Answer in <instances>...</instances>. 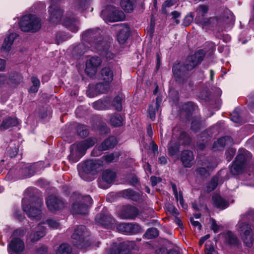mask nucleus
Instances as JSON below:
<instances>
[{"instance_id": "1", "label": "nucleus", "mask_w": 254, "mask_h": 254, "mask_svg": "<svg viewBox=\"0 0 254 254\" xmlns=\"http://www.w3.org/2000/svg\"><path fill=\"white\" fill-rule=\"evenodd\" d=\"M209 10L206 5H200L196 10L195 22L203 29H209L211 27L222 26L234 23L235 17L231 11L227 8L219 11L214 17L205 18Z\"/></svg>"}, {"instance_id": "2", "label": "nucleus", "mask_w": 254, "mask_h": 254, "mask_svg": "<svg viewBox=\"0 0 254 254\" xmlns=\"http://www.w3.org/2000/svg\"><path fill=\"white\" fill-rule=\"evenodd\" d=\"M100 34L99 28L89 29L82 34V40L90 45L92 51L100 52V54L105 57L107 60H110L114 58V55L108 50V45L102 40Z\"/></svg>"}, {"instance_id": "3", "label": "nucleus", "mask_w": 254, "mask_h": 254, "mask_svg": "<svg viewBox=\"0 0 254 254\" xmlns=\"http://www.w3.org/2000/svg\"><path fill=\"white\" fill-rule=\"evenodd\" d=\"M61 0H51V5L48 10L49 16L48 20L52 24L61 23L72 32L78 30V21L74 16H71L69 13L62 19L63 10L56 4Z\"/></svg>"}, {"instance_id": "4", "label": "nucleus", "mask_w": 254, "mask_h": 254, "mask_svg": "<svg viewBox=\"0 0 254 254\" xmlns=\"http://www.w3.org/2000/svg\"><path fill=\"white\" fill-rule=\"evenodd\" d=\"M254 221V210H249L240 216L236 225V229L242 240L247 247L252 246L254 242V233L248 222Z\"/></svg>"}, {"instance_id": "5", "label": "nucleus", "mask_w": 254, "mask_h": 254, "mask_svg": "<svg viewBox=\"0 0 254 254\" xmlns=\"http://www.w3.org/2000/svg\"><path fill=\"white\" fill-rule=\"evenodd\" d=\"M97 142L94 138H89L77 144H72L70 147V153L68 156L69 160L71 163L77 162L84 154L89 148L93 146Z\"/></svg>"}, {"instance_id": "6", "label": "nucleus", "mask_w": 254, "mask_h": 254, "mask_svg": "<svg viewBox=\"0 0 254 254\" xmlns=\"http://www.w3.org/2000/svg\"><path fill=\"white\" fill-rule=\"evenodd\" d=\"M190 142V138L184 131L179 130L178 127L173 129V135L168 146V152L171 156H175L179 152L181 144L186 145Z\"/></svg>"}, {"instance_id": "7", "label": "nucleus", "mask_w": 254, "mask_h": 254, "mask_svg": "<svg viewBox=\"0 0 254 254\" xmlns=\"http://www.w3.org/2000/svg\"><path fill=\"white\" fill-rule=\"evenodd\" d=\"M28 199L25 197L22 200V206L28 216L33 220H39L41 217V207L43 205L42 199L37 198L35 202H31L29 204Z\"/></svg>"}, {"instance_id": "8", "label": "nucleus", "mask_w": 254, "mask_h": 254, "mask_svg": "<svg viewBox=\"0 0 254 254\" xmlns=\"http://www.w3.org/2000/svg\"><path fill=\"white\" fill-rule=\"evenodd\" d=\"M103 165V161L100 160H89L85 161L82 165V172H79L80 178L86 181H90L92 178L87 175H95L101 169Z\"/></svg>"}, {"instance_id": "9", "label": "nucleus", "mask_w": 254, "mask_h": 254, "mask_svg": "<svg viewBox=\"0 0 254 254\" xmlns=\"http://www.w3.org/2000/svg\"><path fill=\"white\" fill-rule=\"evenodd\" d=\"M41 20L34 14L23 16L19 23L20 29L24 32H35L41 28Z\"/></svg>"}, {"instance_id": "10", "label": "nucleus", "mask_w": 254, "mask_h": 254, "mask_svg": "<svg viewBox=\"0 0 254 254\" xmlns=\"http://www.w3.org/2000/svg\"><path fill=\"white\" fill-rule=\"evenodd\" d=\"M252 157L250 152L245 149H240L235 160L230 168L231 174L238 175L242 173L247 161Z\"/></svg>"}, {"instance_id": "11", "label": "nucleus", "mask_w": 254, "mask_h": 254, "mask_svg": "<svg viewBox=\"0 0 254 254\" xmlns=\"http://www.w3.org/2000/svg\"><path fill=\"white\" fill-rule=\"evenodd\" d=\"M101 16L105 21L112 22L123 21L125 19V15L122 10L111 5L102 10Z\"/></svg>"}, {"instance_id": "12", "label": "nucleus", "mask_w": 254, "mask_h": 254, "mask_svg": "<svg viewBox=\"0 0 254 254\" xmlns=\"http://www.w3.org/2000/svg\"><path fill=\"white\" fill-rule=\"evenodd\" d=\"M92 202V198L89 195L79 196L78 201L72 205V212L75 214L85 215L87 214Z\"/></svg>"}, {"instance_id": "13", "label": "nucleus", "mask_w": 254, "mask_h": 254, "mask_svg": "<svg viewBox=\"0 0 254 254\" xmlns=\"http://www.w3.org/2000/svg\"><path fill=\"white\" fill-rule=\"evenodd\" d=\"M19 166L18 173L20 176V178L23 179L33 176L35 173L41 170L43 165L42 162H40L32 164L21 163Z\"/></svg>"}, {"instance_id": "14", "label": "nucleus", "mask_w": 254, "mask_h": 254, "mask_svg": "<svg viewBox=\"0 0 254 254\" xmlns=\"http://www.w3.org/2000/svg\"><path fill=\"white\" fill-rule=\"evenodd\" d=\"M95 220L98 225L105 228H112L114 226L115 221L106 208H104L101 213L96 216Z\"/></svg>"}, {"instance_id": "15", "label": "nucleus", "mask_w": 254, "mask_h": 254, "mask_svg": "<svg viewBox=\"0 0 254 254\" xmlns=\"http://www.w3.org/2000/svg\"><path fill=\"white\" fill-rule=\"evenodd\" d=\"M205 56L203 50H199L193 55L189 56L184 64V67L187 70H191L201 62Z\"/></svg>"}, {"instance_id": "16", "label": "nucleus", "mask_w": 254, "mask_h": 254, "mask_svg": "<svg viewBox=\"0 0 254 254\" xmlns=\"http://www.w3.org/2000/svg\"><path fill=\"white\" fill-rule=\"evenodd\" d=\"M89 235L90 232L84 226H79L75 229L72 235V239L73 240V242L77 246L81 245L85 239Z\"/></svg>"}, {"instance_id": "17", "label": "nucleus", "mask_w": 254, "mask_h": 254, "mask_svg": "<svg viewBox=\"0 0 254 254\" xmlns=\"http://www.w3.org/2000/svg\"><path fill=\"white\" fill-rule=\"evenodd\" d=\"M117 229L119 232L126 235L135 234L142 231L140 226L135 223H120L117 225Z\"/></svg>"}, {"instance_id": "18", "label": "nucleus", "mask_w": 254, "mask_h": 254, "mask_svg": "<svg viewBox=\"0 0 254 254\" xmlns=\"http://www.w3.org/2000/svg\"><path fill=\"white\" fill-rule=\"evenodd\" d=\"M102 63L101 59L98 57H92L86 62L85 72L90 76L95 74L98 68Z\"/></svg>"}, {"instance_id": "19", "label": "nucleus", "mask_w": 254, "mask_h": 254, "mask_svg": "<svg viewBox=\"0 0 254 254\" xmlns=\"http://www.w3.org/2000/svg\"><path fill=\"white\" fill-rule=\"evenodd\" d=\"M48 209L51 212L60 210L64 207L63 200L54 195L49 196L46 200Z\"/></svg>"}, {"instance_id": "20", "label": "nucleus", "mask_w": 254, "mask_h": 254, "mask_svg": "<svg viewBox=\"0 0 254 254\" xmlns=\"http://www.w3.org/2000/svg\"><path fill=\"white\" fill-rule=\"evenodd\" d=\"M117 40L119 43L123 44L127 40L130 35V28L127 25L119 24L117 25Z\"/></svg>"}, {"instance_id": "21", "label": "nucleus", "mask_w": 254, "mask_h": 254, "mask_svg": "<svg viewBox=\"0 0 254 254\" xmlns=\"http://www.w3.org/2000/svg\"><path fill=\"white\" fill-rule=\"evenodd\" d=\"M9 79L3 74H0V95L1 102L4 103L8 98L10 93L7 91Z\"/></svg>"}, {"instance_id": "22", "label": "nucleus", "mask_w": 254, "mask_h": 254, "mask_svg": "<svg viewBox=\"0 0 254 254\" xmlns=\"http://www.w3.org/2000/svg\"><path fill=\"white\" fill-rule=\"evenodd\" d=\"M24 249L23 242L19 238H15L9 244L8 252L9 254H21Z\"/></svg>"}, {"instance_id": "23", "label": "nucleus", "mask_w": 254, "mask_h": 254, "mask_svg": "<svg viewBox=\"0 0 254 254\" xmlns=\"http://www.w3.org/2000/svg\"><path fill=\"white\" fill-rule=\"evenodd\" d=\"M138 214V210L134 206L127 205L123 207L120 213L121 217L123 219H133Z\"/></svg>"}, {"instance_id": "24", "label": "nucleus", "mask_w": 254, "mask_h": 254, "mask_svg": "<svg viewBox=\"0 0 254 254\" xmlns=\"http://www.w3.org/2000/svg\"><path fill=\"white\" fill-rule=\"evenodd\" d=\"M110 254H130L128 245L126 242L120 244L114 243L109 250Z\"/></svg>"}, {"instance_id": "25", "label": "nucleus", "mask_w": 254, "mask_h": 254, "mask_svg": "<svg viewBox=\"0 0 254 254\" xmlns=\"http://www.w3.org/2000/svg\"><path fill=\"white\" fill-rule=\"evenodd\" d=\"M46 234V229L42 226V224H39L34 229L33 232L30 235L29 238L31 241H38L43 237Z\"/></svg>"}, {"instance_id": "26", "label": "nucleus", "mask_w": 254, "mask_h": 254, "mask_svg": "<svg viewBox=\"0 0 254 254\" xmlns=\"http://www.w3.org/2000/svg\"><path fill=\"white\" fill-rule=\"evenodd\" d=\"M18 119L15 117L6 118L2 121L0 125V130H4L15 127L18 124Z\"/></svg>"}, {"instance_id": "27", "label": "nucleus", "mask_w": 254, "mask_h": 254, "mask_svg": "<svg viewBox=\"0 0 254 254\" xmlns=\"http://www.w3.org/2000/svg\"><path fill=\"white\" fill-rule=\"evenodd\" d=\"M194 156L192 152L189 150L184 151L181 155V161L185 167H190L191 166Z\"/></svg>"}, {"instance_id": "28", "label": "nucleus", "mask_w": 254, "mask_h": 254, "mask_svg": "<svg viewBox=\"0 0 254 254\" xmlns=\"http://www.w3.org/2000/svg\"><path fill=\"white\" fill-rule=\"evenodd\" d=\"M117 143L116 138L114 136H111L105 139L99 146L100 151L107 150L113 148Z\"/></svg>"}, {"instance_id": "29", "label": "nucleus", "mask_w": 254, "mask_h": 254, "mask_svg": "<svg viewBox=\"0 0 254 254\" xmlns=\"http://www.w3.org/2000/svg\"><path fill=\"white\" fill-rule=\"evenodd\" d=\"M233 142L232 139L229 136H225L218 139L214 142L213 148L215 150H220L223 148L226 145L231 144Z\"/></svg>"}, {"instance_id": "30", "label": "nucleus", "mask_w": 254, "mask_h": 254, "mask_svg": "<svg viewBox=\"0 0 254 254\" xmlns=\"http://www.w3.org/2000/svg\"><path fill=\"white\" fill-rule=\"evenodd\" d=\"M95 89L97 90L96 93H92V89L90 88L87 92V95L89 97H93L98 93H105L109 89V84L102 83L96 84Z\"/></svg>"}, {"instance_id": "31", "label": "nucleus", "mask_w": 254, "mask_h": 254, "mask_svg": "<svg viewBox=\"0 0 254 254\" xmlns=\"http://www.w3.org/2000/svg\"><path fill=\"white\" fill-rule=\"evenodd\" d=\"M212 202L215 207L220 209H224L229 205L228 202L218 194L213 195Z\"/></svg>"}, {"instance_id": "32", "label": "nucleus", "mask_w": 254, "mask_h": 254, "mask_svg": "<svg viewBox=\"0 0 254 254\" xmlns=\"http://www.w3.org/2000/svg\"><path fill=\"white\" fill-rule=\"evenodd\" d=\"M91 0H75L74 3V9L75 13L81 12L86 9Z\"/></svg>"}, {"instance_id": "33", "label": "nucleus", "mask_w": 254, "mask_h": 254, "mask_svg": "<svg viewBox=\"0 0 254 254\" xmlns=\"http://www.w3.org/2000/svg\"><path fill=\"white\" fill-rule=\"evenodd\" d=\"M217 165V164L215 162H205L203 167L197 169L196 172L201 176H205L209 171L215 168Z\"/></svg>"}, {"instance_id": "34", "label": "nucleus", "mask_w": 254, "mask_h": 254, "mask_svg": "<svg viewBox=\"0 0 254 254\" xmlns=\"http://www.w3.org/2000/svg\"><path fill=\"white\" fill-rule=\"evenodd\" d=\"M113 72L109 67H105L101 70V79L105 83H110L113 79Z\"/></svg>"}, {"instance_id": "35", "label": "nucleus", "mask_w": 254, "mask_h": 254, "mask_svg": "<svg viewBox=\"0 0 254 254\" xmlns=\"http://www.w3.org/2000/svg\"><path fill=\"white\" fill-rule=\"evenodd\" d=\"M194 105L192 102L186 103L182 106L181 114L187 116V119H189V118L194 110Z\"/></svg>"}, {"instance_id": "36", "label": "nucleus", "mask_w": 254, "mask_h": 254, "mask_svg": "<svg viewBox=\"0 0 254 254\" xmlns=\"http://www.w3.org/2000/svg\"><path fill=\"white\" fill-rule=\"evenodd\" d=\"M16 34L15 33H11L7 36L4 40L3 44L1 47V50L7 52L11 48L14 38L16 37Z\"/></svg>"}, {"instance_id": "37", "label": "nucleus", "mask_w": 254, "mask_h": 254, "mask_svg": "<svg viewBox=\"0 0 254 254\" xmlns=\"http://www.w3.org/2000/svg\"><path fill=\"white\" fill-rule=\"evenodd\" d=\"M124 122V118L119 114H114L110 115V122L112 126L118 127L122 126Z\"/></svg>"}, {"instance_id": "38", "label": "nucleus", "mask_w": 254, "mask_h": 254, "mask_svg": "<svg viewBox=\"0 0 254 254\" xmlns=\"http://www.w3.org/2000/svg\"><path fill=\"white\" fill-rule=\"evenodd\" d=\"M121 6L127 12H131L136 4V0H121Z\"/></svg>"}, {"instance_id": "39", "label": "nucleus", "mask_w": 254, "mask_h": 254, "mask_svg": "<svg viewBox=\"0 0 254 254\" xmlns=\"http://www.w3.org/2000/svg\"><path fill=\"white\" fill-rule=\"evenodd\" d=\"M72 247L67 243L60 245L56 250V254H71Z\"/></svg>"}, {"instance_id": "40", "label": "nucleus", "mask_w": 254, "mask_h": 254, "mask_svg": "<svg viewBox=\"0 0 254 254\" xmlns=\"http://www.w3.org/2000/svg\"><path fill=\"white\" fill-rule=\"evenodd\" d=\"M116 178V174L114 172L106 170L103 172L102 174V179L103 180L108 183H111Z\"/></svg>"}, {"instance_id": "41", "label": "nucleus", "mask_w": 254, "mask_h": 254, "mask_svg": "<svg viewBox=\"0 0 254 254\" xmlns=\"http://www.w3.org/2000/svg\"><path fill=\"white\" fill-rule=\"evenodd\" d=\"M93 107L98 110H106L109 108V103L107 100H98L93 103Z\"/></svg>"}, {"instance_id": "42", "label": "nucleus", "mask_w": 254, "mask_h": 254, "mask_svg": "<svg viewBox=\"0 0 254 254\" xmlns=\"http://www.w3.org/2000/svg\"><path fill=\"white\" fill-rule=\"evenodd\" d=\"M161 102V100L159 98V97L156 98V103L155 104V106H153V105H150L149 108L148 114L151 120L154 121L155 119V112L156 110H158L159 104Z\"/></svg>"}, {"instance_id": "43", "label": "nucleus", "mask_w": 254, "mask_h": 254, "mask_svg": "<svg viewBox=\"0 0 254 254\" xmlns=\"http://www.w3.org/2000/svg\"><path fill=\"white\" fill-rule=\"evenodd\" d=\"M123 100V96L122 95H119L114 98L113 101V105L118 111H120L122 110V103Z\"/></svg>"}, {"instance_id": "44", "label": "nucleus", "mask_w": 254, "mask_h": 254, "mask_svg": "<svg viewBox=\"0 0 254 254\" xmlns=\"http://www.w3.org/2000/svg\"><path fill=\"white\" fill-rule=\"evenodd\" d=\"M122 195L124 198L132 200H135L136 197V193L131 189L124 190L122 192Z\"/></svg>"}, {"instance_id": "45", "label": "nucleus", "mask_w": 254, "mask_h": 254, "mask_svg": "<svg viewBox=\"0 0 254 254\" xmlns=\"http://www.w3.org/2000/svg\"><path fill=\"white\" fill-rule=\"evenodd\" d=\"M158 235V231L155 228L148 229L144 234L145 237L148 239L154 238Z\"/></svg>"}, {"instance_id": "46", "label": "nucleus", "mask_w": 254, "mask_h": 254, "mask_svg": "<svg viewBox=\"0 0 254 254\" xmlns=\"http://www.w3.org/2000/svg\"><path fill=\"white\" fill-rule=\"evenodd\" d=\"M120 154L115 152L111 154H108L102 157V159L106 163H111L119 157Z\"/></svg>"}, {"instance_id": "47", "label": "nucleus", "mask_w": 254, "mask_h": 254, "mask_svg": "<svg viewBox=\"0 0 254 254\" xmlns=\"http://www.w3.org/2000/svg\"><path fill=\"white\" fill-rule=\"evenodd\" d=\"M218 178L214 177L207 185V191H211L214 190L218 185Z\"/></svg>"}, {"instance_id": "48", "label": "nucleus", "mask_w": 254, "mask_h": 254, "mask_svg": "<svg viewBox=\"0 0 254 254\" xmlns=\"http://www.w3.org/2000/svg\"><path fill=\"white\" fill-rule=\"evenodd\" d=\"M210 223V228L215 233H218L222 228L221 225H218L215 219L212 218H210L209 220Z\"/></svg>"}, {"instance_id": "49", "label": "nucleus", "mask_w": 254, "mask_h": 254, "mask_svg": "<svg viewBox=\"0 0 254 254\" xmlns=\"http://www.w3.org/2000/svg\"><path fill=\"white\" fill-rule=\"evenodd\" d=\"M231 119L233 122L236 123H240L242 122V119L236 110L233 112Z\"/></svg>"}, {"instance_id": "50", "label": "nucleus", "mask_w": 254, "mask_h": 254, "mask_svg": "<svg viewBox=\"0 0 254 254\" xmlns=\"http://www.w3.org/2000/svg\"><path fill=\"white\" fill-rule=\"evenodd\" d=\"M193 20V15L191 13H189L186 16L183 21V24L185 26H189L191 24Z\"/></svg>"}, {"instance_id": "51", "label": "nucleus", "mask_w": 254, "mask_h": 254, "mask_svg": "<svg viewBox=\"0 0 254 254\" xmlns=\"http://www.w3.org/2000/svg\"><path fill=\"white\" fill-rule=\"evenodd\" d=\"M236 150L234 148H230L226 153V159L228 162L230 161L235 154Z\"/></svg>"}, {"instance_id": "52", "label": "nucleus", "mask_w": 254, "mask_h": 254, "mask_svg": "<svg viewBox=\"0 0 254 254\" xmlns=\"http://www.w3.org/2000/svg\"><path fill=\"white\" fill-rule=\"evenodd\" d=\"M172 70L174 73V74L177 77L181 76L183 74L180 69V65L179 64L174 65L173 66Z\"/></svg>"}, {"instance_id": "53", "label": "nucleus", "mask_w": 254, "mask_h": 254, "mask_svg": "<svg viewBox=\"0 0 254 254\" xmlns=\"http://www.w3.org/2000/svg\"><path fill=\"white\" fill-rule=\"evenodd\" d=\"M227 237L229 243L231 244H236L237 242V238L236 236L231 232H227Z\"/></svg>"}, {"instance_id": "54", "label": "nucleus", "mask_w": 254, "mask_h": 254, "mask_svg": "<svg viewBox=\"0 0 254 254\" xmlns=\"http://www.w3.org/2000/svg\"><path fill=\"white\" fill-rule=\"evenodd\" d=\"M47 223L49 227L52 229H58L59 227V222L53 219H48Z\"/></svg>"}, {"instance_id": "55", "label": "nucleus", "mask_w": 254, "mask_h": 254, "mask_svg": "<svg viewBox=\"0 0 254 254\" xmlns=\"http://www.w3.org/2000/svg\"><path fill=\"white\" fill-rule=\"evenodd\" d=\"M200 127L199 120L197 118L193 119L191 122V128L194 131H196Z\"/></svg>"}, {"instance_id": "56", "label": "nucleus", "mask_w": 254, "mask_h": 254, "mask_svg": "<svg viewBox=\"0 0 254 254\" xmlns=\"http://www.w3.org/2000/svg\"><path fill=\"white\" fill-rule=\"evenodd\" d=\"M177 196L178 197H176L177 200L179 201L180 204L181 205V206L183 208L186 209L187 207V205L184 202L182 193L181 191H180L179 193V195Z\"/></svg>"}, {"instance_id": "57", "label": "nucleus", "mask_w": 254, "mask_h": 254, "mask_svg": "<svg viewBox=\"0 0 254 254\" xmlns=\"http://www.w3.org/2000/svg\"><path fill=\"white\" fill-rule=\"evenodd\" d=\"M176 2V0H167L163 4L162 8L170 7L173 5Z\"/></svg>"}, {"instance_id": "58", "label": "nucleus", "mask_w": 254, "mask_h": 254, "mask_svg": "<svg viewBox=\"0 0 254 254\" xmlns=\"http://www.w3.org/2000/svg\"><path fill=\"white\" fill-rule=\"evenodd\" d=\"M81 130L79 131V134L82 137L86 136L88 134V131L86 128V127L82 126L81 127Z\"/></svg>"}, {"instance_id": "59", "label": "nucleus", "mask_w": 254, "mask_h": 254, "mask_svg": "<svg viewBox=\"0 0 254 254\" xmlns=\"http://www.w3.org/2000/svg\"><path fill=\"white\" fill-rule=\"evenodd\" d=\"M150 181L151 182L152 186H155L157 184V183L161 181V179L159 177L152 176L150 178Z\"/></svg>"}, {"instance_id": "60", "label": "nucleus", "mask_w": 254, "mask_h": 254, "mask_svg": "<svg viewBox=\"0 0 254 254\" xmlns=\"http://www.w3.org/2000/svg\"><path fill=\"white\" fill-rule=\"evenodd\" d=\"M206 247L205 254H214L215 250L213 246L210 245L208 247L207 245H206Z\"/></svg>"}, {"instance_id": "61", "label": "nucleus", "mask_w": 254, "mask_h": 254, "mask_svg": "<svg viewBox=\"0 0 254 254\" xmlns=\"http://www.w3.org/2000/svg\"><path fill=\"white\" fill-rule=\"evenodd\" d=\"M190 221L192 225L195 227H197L198 229L199 230L201 229V226L198 221L194 220L193 218H192L190 219Z\"/></svg>"}, {"instance_id": "62", "label": "nucleus", "mask_w": 254, "mask_h": 254, "mask_svg": "<svg viewBox=\"0 0 254 254\" xmlns=\"http://www.w3.org/2000/svg\"><path fill=\"white\" fill-rule=\"evenodd\" d=\"M171 15L173 18L175 19V22H176V23H179V20L177 19V18L180 16V13L177 11H174L171 13Z\"/></svg>"}, {"instance_id": "63", "label": "nucleus", "mask_w": 254, "mask_h": 254, "mask_svg": "<svg viewBox=\"0 0 254 254\" xmlns=\"http://www.w3.org/2000/svg\"><path fill=\"white\" fill-rule=\"evenodd\" d=\"M31 82L33 86H40V82L37 77L35 76L32 77L31 78Z\"/></svg>"}, {"instance_id": "64", "label": "nucleus", "mask_w": 254, "mask_h": 254, "mask_svg": "<svg viewBox=\"0 0 254 254\" xmlns=\"http://www.w3.org/2000/svg\"><path fill=\"white\" fill-rule=\"evenodd\" d=\"M56 38L58 43L65 39V38L64 37L63 33L61 32L57 33Z\"/></svg>"}]
</instances>
